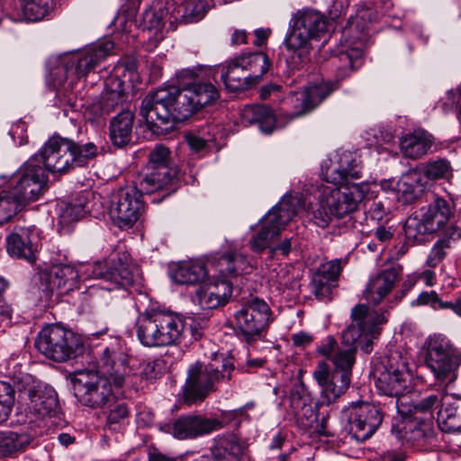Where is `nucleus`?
<instances>
[{"label":"nucleus","instance_id":"29","mask_svg":"<svg viewBox=\"0 0 461 461\" xmlns=\"http://www.w3.org/2000/svg\"><path fill=\"white\" fill-rule=\"evenodd\" d=\"M159 346L167 347L182 342L185 333L183 319L172 312L158 310Z\"/></svg>","mask_w":461,"mask_h":461},{"label":"nucleus","instance_id":"11","mask_svg":"<svg viewBox=\"0 0 461 461\" xmlns=\"http://www.w3.org/2000/svg\"><path fill=\"white\" fill-rule=\"evenodd\" d=\"M35 347L43 356L55 362L74 359L85 350L81 338L59 325L43 328L35 339Z\"/></svg>","mask_w":461,"mask_h":461},{"label":"nucleus","instance_id":"38","mask_svg":"<svg viewBox=\"0 0 461 461\" xmlns=\"http://www.w3.org/2000/svg\"><path fill=\"white\" fill-rule=\"evenodd\" d=\"M208 271L205 265L198 260L178 263L170 273L171 279L179 285H195L204 280Z\"/></svg>","mask_w":461,"mask_h":461},{"label":"nucleus","instance_id":"23","mask_svg":"<svg viewBox=\"0 0 461 461\" xmlns=\"http://www.w3.org/2000/svg\"><path fill=\"white\" fill-rule=\"evenodd\" d=\"M40 236L34 226L16 227L6 238L7 253L33 264L39 248Z\"/></svg>","mask_w":461,"mask_h":461},{"label":"nucleus","instance_id":"36","mask_svg":"<svg viewBox=\"0 0 461 461\" xmlns=\"http://www.w3.org/2000/svg\"><path fill=\"white\" fill-rule=\"evenodd\" d=\"M209 5L206 0H177V6L169 17L170 26L175 22L192 23L200 21L206 14Z\"/></svg>","mask_w":461,"mask_h":461},{"label":"nucleus","instance_id":"60","mask_svg":"<svg viewBox=\"0 0 461 461\" xmlns=\"http://www.w3.org/2000/svg\"><path fill=\"white\" fill-rule=\"evenodd\" d=\"M461 239V229L456 225L447 227L440 239L438 240L445 248L450 249L454 243Z\"/></svg>","mask_w":461,"mask_h":461},{"label":"nucleus","instance_id":"41","mask_svg":"<svg viewBox=\"0 0 461 461\" xmlns=\"http://www.w3.org/2000/svg\"><path fill=\"white\" fill-rule=\"evenodd\" d=\"M250 267L244 255L232 250L221 254L215 264L216 271L224 278L248 273Z\"/></svg>","mask_w":461,"mask_h":461},{"label":"nucleus","instance_id":"12","mask_svg":"<svg viewBox=\"0 0 461 461\" xmlns=\"http://www.w3.org/2000/svg\"><path fill=\"white\" fill-rule=\"evenodd\" d=\"M71 383L75 397L86 407L104 409L111 406L115 400L112 389L113 382L93 371L77 373Z\"/></svg>","mask_w":461,"mask_h":461},{"label":"nucleus","instance_id":"17","mask_svg":"<svg viewBox=\"0 0 461 461\" xmlns=\"http://www.w3.org/2000/svg\"><path fill=\"white\" fill-rule=\"evenodd\" d=\"M93 273L95 277L109 283L106 290H119L124 297L129 294L127 289L134 283L138 268L131 263L130 255L122 252L110 258L104 267L101 264L96 265Z\"/></svg>","mask_w":461,"mask_h":461},{"label":"nucleus","instance_id":"30","mask_svg":"<svg viewBox=\"0 0 461 461\" xmlns=\"http://www.w3.org/2000/svg\"><path fill=\"white\" fill-rule=\"evenodd\" d=\"M231 293V284L227 280H221L200 286L196 290L194 302L203 310L215 309L223 304Z\"/></svg>","mask_w":461,"mask_h":461},{"label":"nucleus","instance_id":"63","mask_svg":"<svg viewBox=\"0 0 461 461\" xmlns=\"http://www.w3.org/2000/svg\"><path fill=\"white\" fill-rule=\"evenodd\" d=\"M330 375L329 366L325 361H320L312 373L314 379L321 387L330 378Z\"/></svg>","mask_w":461,"mask_h":461},{"label":"nucleus","instance_id":"6","mask_svg":"<svg viewBox=\"0 0 461 461\" xmlns=\"http://www.w3.org/2000/svg\"><path fill=\"white\" fill-rule=\"evenodd\" d=\"M235 371L234 360L223 355L215 356L208 364L195 362L189 366L183 387L185 402L191 405L203 402L217 384L231 380Z\"/></svg>","mask_w":461,"mask_h":461},{"label":"nucleus","instance_id":"62","mask_svg":"<svg viewBox=\"0 0 461 461\" xmlns=\"http://www.w3.org/2000/svg\"><path fill=\"white\" fill-rule=\"evenodd\" d=\"M378 17L379 14L377 12H374L370 8L363 9L357 14V27L359 28L361 31H364L367 28V24L366 22H375L378 19Z\"/></svg>","mask_w":461,"mask_h":461},{"label":"nucleus","instance_id":"55","mask_svg":"<svg viewBox=\"0 0 461 461\" xmlns=\"http://www.w3.org/2000/svg\"><path fill=\"white\" fill-rule=\"evenodd\" d=\"M22 208L15 199L11 198L9 191L5 195L0 194V225L7 222Z\"/></svg>","mask_w":461,"mask_h":461},{"label":"nucleus","instance_id":"24","mask_svg":"<svg viewBox=\"0 0 461 461\" xmlns=\"http://www.w3.org/2000/svg\"><path fill=\"white\" fill-rule=\"evenodd\" d=\"M341 271L340 259L330 260L318 267L310 282L311 291L317 300L329 302L332 299Z\"/></svg>","mask_w":461,"mask_h":461},{"label":"nucleus","instance_id":"40","mask_svg":"<svg viewBox=\"0 0 461 461\" xmlns=\"http://www.w3.org/2000/svg\"><path fill=\"white\" fill-rule=\"evenodd\" d=\"M230 59L221 69V79L229 92H243L256 86L252 84L249 73L240 71V68Z\"/></svg>","mask_w":461,"mask_h":461},{"label":"nucleus","instance_id":"7","mask_svg":"<svg viewBox=\"0 0 461 461\" xmlns=\"http://www.w3.org/2000/svg\"><path fill=\"white\" fill-rule=\"evenodd\" d=\"M327 27L326 16L314 9H303L293 15L285 44L294 51L292 60L297 68L310 60L311 41L323 36Z\"/></svg>","mask_w":461,"mask_h":461},{"label":"nucleus","instance_id":"1","mask_svg":"<svg viewBox=\"0 0 461 461\" xmlns=\"http://www.w3.org/2000/svg\"><path fill=\"white\" fill-rule=\"evenodd\" d=\"M98 153L99 149L94 142L83 143L54 134L11 176L8 187L11 198L23 208L47 190L45 170L51 174H67L87 166Z\"/></svg>","mask_w":461,"mask_h":461},{"label":"nucleus","instance_id":"31","mask_svg":"<svg viewBox=\"0 0 461 461\" xmlns=\"http://www.w3.org/2000/svg\"><path fill=\"white\" fill-rule=\"evenodd\" d=\"M399 276L396 268L391 267L379 272L369 279L363 293L365 299L375 305L392 291Z\"/></svg>","mask_w":461,"mask_h":461},{"label":"nucleus","instance_id":"35","mask_svg":"<svg viewBox=\"0 0 461 461\" xmlns=\"http://www.w3.org/2000/svg\"><path fill=\"white\" fill-rule=\"evenodd\" d=\"M134 122L132 109H123L110 121L109 134L114 147L123 148L131 143Z\"/></svg>","mask_w":461,"mask_h":461},{"label":"nucleus","instance_id":"42","mask_svg":"<svg viewBox=\"0 0 461 461\" xmlns=\"http://www.w3.org/2000/svg\"><path fill=\"white\" fill-rule=\"evenodd\" d=\"M421 214L437 231L445 226L453 215V206L444 198L436 197L426 208L421 209Z\"/></svg>","mask_w":461,"mask_h":461},{"label":"nucleus","instance_id":"20","mask_svg":"<svg viewBox=\"0 0 461 461\" xmlns=\"http://www.w3.org/2000/svg\"><path fill=\"white\" fill-rule=\"evenodd\" d=\"M410 384V374L406 364L399 356L391 357L379 373L375 386L377 390L390 397H399L405 393Z\"/></svg>","mask_w":461,"mask_h":461},{"label":"nucleus","instance_id":"9","mask_svg":"<svg viewBox=\"0 0 461 461\" xmlns=\"http://www.w3.org/2000/svg\"><path fill=\"white\" fill-rule=\"evenodd\" d=\"M424 347L425 365L435 380L447 385L454 384L461 366V351L443 334L430 335Z\"/></svg>","mask_w":461,"mask_h":461},{"label":"nucleus","instance_id":"19","mask_svg":"<svg viewBox=\"0 0 461 461\" xmlns=\"http://www.w3.org/2000/svg\"><path fill=\"white\" fill-rule=\"evenodd\" d=\"M78 271L71 265H56L49 272L41 276L39 289L42 294L41 299L50 301L54 293L59 295L67 294L78 285Z\"/></svg>","mask_w":461,"mask_h":461},{"label":"nucleus","instance_id":"53","mask_svg":"<svg viewBox=\"0 0 461 461\" xmlns=\"http://www.w3.org/2000/svg\"><path fill=\"white\" fill-rule=\"evenodd\" d=\"M420 170L429 179L447 178L451 175V167L447 159L439 158L422 166Z\"/></svg>","mask_w":461,"mask_h":461},{"label":"nucleus","instance_id":"13","mask_svg":"<svg viewBox=\"0 0 461 461\" xmlns=\"http://www.w3.org/2000/svg\"><path fill=\"white\" fill-rule=\"evenodd\" d=\"M141 191L136 185L122 187L112 193L109 199L108 213L114 225L120 229L131 228L140 218L145 210Z\"/></svg>","mask_w":461,"mask_h":461},{"label":"nucleus","instance_id":"64","mask_svg":"<svg viewBox=\"0 0 461 461\" xmlns=\"http://www.w3.org/2000/svg\"><path fill=\"white\" fill-rule=\"evenodd\" d=\"M369 213L372 219L381 221L386 213V209L384 208L383 202L380 200L372 201L369 205Z\"/></svg>","mask_w":461,"mask_h":461},{"label":"nucleus","instance_id":"28","mask_svg":"<svg viewBox=\"0 0 461 461\" xmlns=\"http://www.w3.org/2000/svg\"><path fill=\"white\" fill-rule=\"evenodd\" d=\"M337 160L323 173L328 184L346 185L361 177L360 167L355 156L349 151L337 154Z\"/></svg>","mask_w":461,"mask_h":461},{"label":"nucleus","instance_id":"34","mask_svg":"<svg viewBox=\"0 0 461 461\" xmlns=\"http://www.w3.org/2000/svg\"><path fill=\"white\" fill-rule=\"evenodd\" d=\"M135 330L139 341L144 347L160 348L158 310L151 309L140 313L135 322Z\"/></svg>","mask_w":461,"mask_h":461},{"label":"nucleus","instance_id":"50","mask_svg":"<svg viewBox=\"0 0 461 461\" xmlns=\"http://www.w3.org/2000/svg\"><path fill=\"white\" fill-rule=\"evenodd\" d=\"M86 197L80 194L77 201L66 203L59 213V223L62 225H69L74 221H77L88 211V205L86 202Z\"/></svg>","mask_w":461,"mask_h":461},{"label":"nucleus","instance_id":"61","mask_svg":"<svg viewBox=\"0 0 461 461\" xmlns=\"http://www.w3.org/2000/svg\"><path fill=\"white\" fill-rule=\"evenodd\" d=\"M339 348L340 347L338 346V343H337L336 339H334V337L328 336L322 341V343L317 348V352L320 355L331 360L333 355Z\"/></svg>","mask_w":461,"mask_h":461},{"label":"nucleus","instance_id":"39","mask_svg":"<svg viewBox=\"0 0 461 461\" xmlns=\"http://www.w3.org/2000/svg\"><path fill=\"white\" fill-rule=\"evenodd\" d=\"M243 122L258 124L264 133H271L276 128V115L273 110L264 104H251L245 106L241 113Z\"/></svg>","mask_w":461,"mask_h":461},{"label":"nucleus","instance_id":"32","mask_svg":"<svg viewBox=\"0 0 461 461\" xmlns=\"http://www.w3.org/2000/svg\"><path fill=\"white\" fill-rule=\"evenodd\" d=\"M363 62L364 52L359 48L341 50L329 59V64L334 68L337 80H343L349 77L352 72L362 67Z\"/></svg>","mask_w":461,"mask_h":461},{"label":"nucleus","instance_id":"18","mask_svg":"<svg viewBox=\"0 0 461 461\" xmlns=\"http://www.w3.org/2000/svg\"><path fill=\"white\" fill-rule=\"evenodd\" d=\"M224 427V421L205 415H182L171 423L161 425L160 429L178 439H194L217 431Z\"/></svg>","mask_w":461,"mask_h":461},{"label":"nucleus","instance_id":"54","mask_svg":"<svg viewBox=\"0 0 461 461\" xmlns=\"http://www.w3.org/2000/svg\"><path fill=\"white\" fill-rule=\"evenodd\" d=\"M109 410L106 426L109 429H116V425L124 420L129 415V409L125 402H118L116 399L111 406H106Z\"/></svg>","mask_w":461,"mask_h":461},{"label":"nucleus","instance_id":"4","mask_svg":"<svg viewBox=\"0 0 461 461\" xmlns=\"http://www.w3.org/2000/svg\"><path fill=\"white\" fill-rule=\"evenodd\" d=\"M196 111L185 87L170 86L149 93L141 102L140 115L153 132H162L169 123L181 122Z\"/></svg>","mask_w":461,"mask_h":461},{"label":"nucleus","instance_id":"25","mask_svg":"<svg viewBox=\"0 0 461 461\" xmlns=\"http://www.w3.org/2000/svg\"><path fill=\"white\" fill-rule=\"evenodd\" d=\"M291 409L296 422L303 429H313L317 423L319 403H314L308 392L301 385L294 386L288 397Z\"/></svg>","mask_w":461,"mask_h":461},{"label":"nucleus","instance_id":"51","mask_svg":"<svg viewBox=\"0 0 461 461\" xmlns=\"http://www.w3.org/2000/svg\"><path fill=\"white\" fill-rule=\"evenodd\" d=\"M22 12L29 22L43 19L50 11L51 0H21Z\"/></svg>","mask_w":461,"mask_h":461},{"label":"nucleus","instance_id":"15","mask_svg":"<svg viewBox=\"0 0 461 461\" xmlns=\"http://www.w3.org/2000/svg\"><path fill=\"white\" fill-rule=\"evenodd\" d=\"M128 356L123 352L120 340L111 339L101 343L96 361V374L111 380L116 387H122L130 378Z\"/></svg>","mask_w":461,"mask_h":461},{"label":"nucleus","instance_id":"56","mask_svg":"<svg viewBox=\"0 0 461 461\" xmlns=\"http://www.w3.org/2000/svg\"><path fill=\"white\" fill-rule=\"evenodd\" d=\"M461 398L455 399L452 395L442 396V402L438 411V421L446 422L455 418L457 414L458 401Z\"/></svg>","mask_w":461,"mask_h":461},{"label":"nucleus","instance_id":"46","mask_svg":"<svg viewBox=\"0 0 461 461\" xmlns=\"http://www.w3.org/2000/svg\"><path fill=\"white\" fill-rule=\"evenodd\" d=\"M33 438L27 432L5 431L0 433V456H7L24 451Z\"/></svg>","mask_w":461,"mask_h":461},{"label":"nucleus","instance_id":"59","mask_svg":"<svg viewBox=\"0 0 461 461\" xmlns=\"http://www.w3.org/2000/svg\"><path fill=\"white\" fill-rule=\"evenodd\" d=\"M449 249L448 248H445V246L440 243L439 241H437L434 246L432 247L428 258H427V265L430 267H437L447 256V250Z\"/></svg>","mask_w":461,"mask_h":461},{"label":"nucleus","instance_id":"52","mask_svg":"<svg viewBox=\"0 0 461 461\" xmlns=\"http://www.w3.org/2000/svg\"><path fill=\"white\" fill-rule=\"evenodd\" d=\"M14 404V390L9 383L0 381V423L9 418Z\"/></svg>","mask_w":461,"mask_h":461},{"label":"nucleus","instance_id":"45","mask_svg":"<svg viewBox=\"0 0 461 461\" xmlns=\"http://www.w3.org/2000/svg\"><path fill=\"white\" fill-rule=\"evenodd\" d=\"M351 377L333 372L330 378L321 386V404L330 405L346 393L350 384Z\"/></svg>","mask_w":461,"mask_h":461},{"label":"nucleus","instance_id":"57","mask_svg":"<svg viewBox=\"0 0 461 461\" xmlns=\"http://www.w3.org/2000/svg\"><path fill=\"white\" fill-rule=\"evenodd\" d=\"M442 402L441 393H431L415 403L414 410L422 413H432L438 409Z\"/></svg>","mask_w":461,"mask_h":461},{"label":"nucleus","instance_id":"10","mask_svg":"<svg viewBox=\"0 0 461 461\" xmlns=\"http://www.w3.org/2000/svg\"><path fill=\"white\" fill-rule=\"evenodd\" d=\"M294 216V211L285 203L274 206L261 221L260 230L249 240L250 249L261 253L270 249L271 253L288 256L293 247V238H285L278 245L271 247V243L280 235L282 230Z\"/></svg>","mask_w":461,"mask_h":461},{"label":"nucleus","instance_id":"27","mask_svg":"<svg viewBox=\"0 0 461 461\" xmlns=\"http://www.w3.org/2000/svg\"><path fill=\"white\" fill-rule=\"evenodd\" d=\"M245 444L234 434H222L213 439L208 453L194 461H240Z\"/></svg>","mask_w":461,"mask_h":461},{"label":"nucleus","instance_id":"26","mask_svg":"<svg viewBox=\"0 0 461 461\" xmlns=\"http://www.w3.org/2000/svg\"><path fill=\"white\" fill-rule=\"evenodd\" d=\"M336 89L331 82H321L305 87L302 92L292 96L294 111L290 113L291 118L300 117L315 109Z\"/></svg>","mask_w":461,"mask_h":461},{"label":"nucleus","instance_id":"8","mask_svg":"<svg viewBox=\"0 0 461 461\" xmlns=\"http://www.w3.org/2000/svg\"><path fill=\"white\" fill-rule=\"evenodd\" d=\"M136 185L147 194L161 193L166 198L180 187L179 170L170 159V150L156 145L149 154L146 167L136 176Z\"/></svg>","mask_w":461,"mask_h":461},{"label":"nucleus","instance_id":"43","mask_svg":"<svg viewBox=\"0 0 461 461\" xmlns=\"http://www.w3.org/2000/svg\"><path fill=\"white\" fill-rule=\"evenodd\" d=\"M435 431L431 420H419L417 418L406 422L404 426V438L413 445L423 447L434 438Z\"/></svg>","mask_w":461,"mask_h":461},{"label":"nucleus","instance_id":"37","mask_svg":"<svg viewBox=\"0 0 461 461\" xmlns=\"http://www.w3.org/2000/svg\"><path fill=\"white\" fill-rule=\"evenodd\" d=\"M233 61L240 68V71L249 73L252 84H259L264 74L269 68V60L267 56L261 52L242 53L241 55L232 59Z\"/></svg>","mask_w":461,"mask_h":461},{"label":"nucleus","instance_id":"58","mask_svg":"<svg viewBox=\"0 0 461 461\" xmlns=\"http://www.w3.org/2000/svg\"><path fill=\"white\" fill-rule=\"evenodd\" d=\"M443 300H441L438 294L434 291L431 292H422L419 294L416 301L412 303V304L416 305H430L434 310H443L444 305Z\"/></svg>","mask_w":461,"mask_h":461},{"label":"nucleus","instance_id":"22","mask_svg":"<svg viewBox=\"0 0 461 461\" xmlns=\"http://www.w3.org/2000/svg\"><path fill=\"white\" fill-rule=\"evenodd\" d=\"M92 109L98 116L109 115L114 112L119 113L123 109H131L125 84L118 76L111 75L106 78L104 90Z\"/></svg>","mask_w":461,"mask_h":461},{"label":"nucleus","instance_id":"47","mask_svg":"<svg viewBox=\"0 0 461 461\" xmlns=\"http://www.w3.org/2000/svg\"><path fill=\"white\" fill-rule=\"evenodd\" d=\"M169 7H164L162 2L154 4L142 14L141 26L143 30L161 32L166 22L169 23Z\"/></svg>","mask_w":461,"mask_h":461},{"label":"nucleus","instance_id":"14","mask_svg":"<svg viewBox=\"0 0 461 461\" xmlns=\"http://www.w3.org/2000/svg\"><path fill=\"white\" fill-rule=\"evenodd\" d=\"M234 319L237 329L251 343L261 338L272 321L271 309L263 299L251 297L235 312Z\"/></svg>","mask_w":461,"mask_h":461},{"label":"nucleus","instance_id":"16","mask_svg":"<svg viewBox=\"0 0 461 461\" xmlns=\"http://www.w3.org/2000/svg\"><path fill=\"white\" fill-rule=\"evenodd\" d=\"M342 415L349 436L359 443L370 438L383 420L380 408L369 402L352 403Z\"/></svg>","mask_w":461,"mask_h":461},{"label":"nucleus","instance_id":"33","mask_svg":"<svg viewBox=\"0 0 461 461\" xmlns=\"http://www.w3.org/2000/svg\"><path fill=\"white\" fill-rule=\"evenodd\" d=\"M434 143L433 136L424 130L407 133L400 140V150L403 157L419 159L427 155Z\"/></svg>","mask_w":461,"mask_h":461},{"label":"nucleus","instance_id":"21","mask_svg":"<svg viewBox=\"0 0 461 461\" xmlns=\"http://www.w3.org/2000/svg\"><path fill=\"white\" fill-rule=\"evenodd\" d=\"M24 393L27 395L25 414L30 422L55 415L59 409L56 392L42 384L30 386Z\"/></svg>","mask_w":461,"mask_h":461},{"label":"nucleus","instance_id":"2","mask_svg":"<svg viewBox=\"0 0 461 461\" xmlns=\"http://www.w3.org/2000/svg\"><path fill=\"white\" fill-rule=\"evenodd\" d=\"M350 316L352 322L341 334L342 347L338 348L331 359L333 372L349 377L356 362L357 348L366 354L373 350L374 339L379 336L382 325L387 321V312L359 303L352 308Z\"/></svg>","mask_w":461,"mask_h":461},{"label":"nucleus","instance_id":"5","mask_svg":"<svg viewBox=\"0 0 461 461\" xmlns=\"http://www.w3.org/2000/svg\"><path fill=\"white\" fill-rule=\"evenodd\" d=\"M369 191L366 183L334 185L318 187V207L312 212V220L321 228H326L333 217L341 219L354 212Z\"/></svg>","mask_w":461,"mask_h":461},{"label":"nucleus","instance_id":"44","mask_svg":"<svg viewBox=\"0 0 461 461\" xmlns=\"http://www.w3.org/2000/svg\"><path fill=\"white\" fill-rule=\"evenodd\" d=\"M196 112L216 102L220 97L218 89L212 83H194L185 86Z\"/></svg>","mask_w":461,"mask_h":461},{"label":"nucleus","instance_id":"49","mask_svg":"<svg viewBox=\"0 0 461 461\" xmlns=\"http://www.w3.org/2000/svg\"><path fill=\"white\" fill-rule=\"evenodd\" d=\"M423 179L417 170L411 171L404 176L397 184V192L402 194L404 202H411L416 199L422 191Z\"/></svg>","mask_w":461,"mask_h":461},{"label":"nucleus","instance_id":"48","mask_svg":"<svg viewBox=\"0 0 461 461\" xmlns=\"http://www.w3.org/2000/svg\"><path fill=\"white\" fill-rule=\"evenodd\" d=\"M403 230L407 240L419 243L425 240L426 234L435 232L422 214L420 217L410 216L405 221Z\"/></svg>","mask_w":461,"mask_h":461},{"label":"nucleus","instance_id":"3","mask_svg":"<svg viewBox=\"0 0 461 461\" xmlns=\"http://www.w3.org/2000/svg\"><path fill=\"white\" fill-rule=\"evenodd\" d=\"M113 46L112 41L104 40L83 50L60 55L50 63L49 82L60 102H72L77 81L94 71L111 54Z\"/></svg>","mask_w":461,"mask_h":461}]
</instances>
